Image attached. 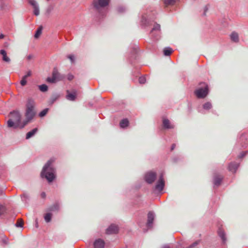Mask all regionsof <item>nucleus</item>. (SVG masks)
<instances>
[{"instance_id": "f257e3e1", "label": "nucleus", "mask_w": 248, "mask_h": 248, "mask_svg": "<svg viewBox=\"0 0 248 248\" xmlns=\"http://www.w3.org/2000/svg\"><path fill=\"white\" fill-rule=\"evenodd\" d=\"M53 158L49 159L44 166L41 172V176L45 178L48 182H52L55 178V170L52 164L54 162Z\"/></svg>"}, {"instance_id": "f03ea898", "label": "nucleus", "mask_w": 248, "mask_h": 248, "mask_svg": "<svg viewBox=\"0 0 248 248\" xmlns=\"http://www.w3.org/2000/svg\"><path fill=\"white\" fill-rule=\"evenodd\" d=\"M35 105V103L33 99L31 98L28 99L26 104V109L25 114L26 120L23 122V124L21 125V127H24L34 118L36 114L34 111Z\"/></svg>"}, {"instance_id": "7ed1b4c3", "label": "nucleus", "mask_w": 248, "mask_h": 248, "mask_svg": "<svg viewBox=\"0 0 248 248\" xmlns=\"http://www.w3.org/2000/svg\"><path fill=\"white\" fill-rule=\"evenodd\" d=\"M10 119L7 122V125L9 127H13L14 128H20L23 124V122H21V115L18 111L15 110L11 112L9 114Z\"/></svg>"}, {"instance_id": "20e7f679", "label": "nucleus", "mask_w": 248, "mask_h": 248, "mask_svg": "<svg viewBox=\"0 0 248 248\" xmlns=\"http://www.w3.org/2000/svg\"><path fill=\"white\" fill-rule=\"evenodd\" d=\"M110 0H95L94 1V9L98 12L101 16H104L109 5Z\"/></svg>"}, {"instance_id": "39448f33", "label": "nucleus", "mask_w": 248, "mask_h": 248, "mask_svg": "<svg viewBox=\"0 0 248 248\" xmlns=\"http://www.w3.org/2000/svg\"><path fill=\"white\" fill-rule=\"evenodd\" d=\"M202 87L196 90L195 94L199 98H204L208 94L209 92L208 86L205 83H201Z\"/></svg>"}, {"instance_id": "423d86ee", "label": "nucleus", "mask_w": 248, "mask_h": 248, "mask_svg": "<svg viewBox=\"0 0 248 248\" xmlns=\"http://www.w3.org/2000/svg\"><path fill=\"white\" fill-rule=\"evenodd\" d=\"M156 178V174L153 172H149L145 175V180L149 184L153 183Z\"/></svg>"}, {"instance_id": "0eeeda50", "label": "nucleus", "mask_w": 248, "mask_h": 248, "mask_svg": "<svg viewBox=\"0 0 248 248\" xmlns=\"http://www.w3.org/2000/svg\"><path fill=\"white\" fill-rule=\"evenodd\" d=\"M118 227L115 224L110 225L106 230V233L108 234H116L118 232Z\"/></svg>"}, {"instance_id": "6e6552de", "label": "nucleus", "mask_w": 248, "mask_h": 248, "mask_svg": "<svg viewBox=\"0 0 248 248\" xmlns=\"http://www.w3.org/2000/svg\"><path fill=\"white\" fill-rule=\"evenodd\" d=\"M164 185L165 181L163 179V174H161L155 186V188L159 191H161L163 190Z\"/></svg>"}, {"instance_id": "1a4fd4ad", "label": "nucleus", "mask_w": 248, "mask_h": 248, "mask_svg": "<svg viewBox=\"0 0 248 248\" xmlns=\"http://www.w3.org/2000/svg\"><path fill=\"white\" fill-rule=\"evenodd\" d=\"M77 96V92L74 90L72 92H70L69 90L66 91V98L70 101H75L76 99Z\"/></svg>"}, {"instance_id": "9d476101", "label": "nucleus", "mask_w": 248, "mask_h": 248, "mask_svg": "<svg viewBox=\"0 0 248 248\" xmlns=\"http://www.w3.org/2000/svg\"><path fill=\"white\" fill-rule=\"evenodd\" d=\"M155 216L152 212H149L148 214V219L147 222V226L149 228L152 227V223L154 220Z\"/></svg>"}, {"instance_id": "9b49d317", "label": "nucleus", "mask_w": 248, "mask_h": 248, "mask_svg": "<svg viewBox=\"0 0 248 248\" xmlns=\"http://www.w3.org/2000/svg\"><path fill=\"white\" fill-rule=\"evenodd\" d=\"M105 242L101 239H98L94 242V248H104Z\"/></svg>"}, {"instance_id": "f8f14e48", "label": "nucleus", "mask_w": 248, "mask_h": 248, "mask_svg": "<svg viewBox=\"0 0 248 248\" xmlns=\"http://www.w3.org/2000/svg\"><path fill=\"white\" fill-rule=\"evenodd\" d=\"M239 166V164L236 162H232L229 164L228 166V169L229 171L234 173L236 172Z\"/></svg>"}, {"instance_id": "ddd939ff", "label": "nucleus", "mask_w": 248, "mask_h": 248, "mask_svg": "<svg viewBox=\"0 0 248 248\" xmlns=\"http://www.w3.org/2000/svg\"><path fill=\"white\" fill-rule=\"evenodd\" d=\"M60 210V205L59 203L56 202L47 209V212L59 211Z\"/></svg>"}, {"instance_id": "4468645a", "label": "nucleus", "mask_w": 248, "mask_h": 248, "mask_svg": "<svg viewBox=\"0 0 248 248\" xmlns=\"http://www.w3.org/2000/svg\"><path fill=\"white\" fill-rule=\"evenodd\" d=\"M230 38L232 41L235 43H238L239 41L238 34L235 31H233L231 33L230 35Z\"/></svg>"}, {"instance_id": "2eb2a0df", "label": "nucleus", "mask_w": 248, "mask_h": 248, "mask_svg": "<svg viewBox=\"0 0 248 248\" xmlns=\"http://www.w3.org/2000/svg\"><path fill=\"white\" fill-rule=\"evenodd\" d=\"M0 54L2 56V60L5 62H9L10 59L7 56V53L4 50H0Z\"/></svg>"}, {"instance_id": "dca6fc26", "label": "nucleus", "mask_w": 248, "mask_h": 248, "mask_svg": "<svg viewBox=\"0 0 248 248\" xmlns=\"http://www.w3.org/2000/svg\"><path fill=\"white\" fill-rule=\"evenodd\" d=\"M163 124L164 127L167 129H170L173 128V126L170 124V121L168 119H163Z\"/></svg>"}, {"instance_id": "f3484780", "label": "nucleus", "mask_w": 248, "mask_h": 248, "mask_svg": "<svg viewBox=\"0 0 248 248\" xmlns=\"http://www.w3.org/2000/svg\"><path fill=\"white\" fill-rule=\"evenodd\" d=\"M37 131H38V129L37 128H34L33 129H32V130H31V131L28 132L26 134V139H29L30 138L36 134V133L37 132Z\"/></svg>"}, {"instance_id": "a211bd4d", "label": "nucleus", "mask_w": 248, "mask_h": 248, "mask_svg": "<svg viewBox=\"0 0 248 248\" xmlns=\"http://www.w3.org/2000/svg\"><path fill=\"white\" fill-rule=\"evenodd\" d=\"M52 217V214L50 212H48L44 215V219L46 222H49Z\"/></svg>"}, {"instance_id": "6ab92c4d", "label": "nucleus", "mask_w": 248, "mask_h": 248, "mask_svg": "<svg viewBox=\"0 0 248 248\" xmlns=\"http://www.w3.org/2000/svg\"><path fill=\"white\" fill-rule=\"evenodd\" d=\"M129 121L127 119L122 120L120 123V127L122 128H125L128 125Z\"/></svg>"}, {"instance_id": "aec40b11", "label": "nucleus", "mask_w": 248, "mask_h": 248, "mask_svg": "<svg viewBox=\"0 0 248 248\" xmlns=\"http://www.w3.org/2000/svg\"><path fill=\"white\" fill-rule=\"evenodd\" d=\"M42 30H43V27L42 26H40L37 30L36 31L35 34H34V38L36 39H38L40 35H41L42 33Z\"/></svg>"}, {"instance_id": "412c9836", "label": "nucleus", "mask_w": 248, "mask_h": 248, "mask_svg": "<svg viewBox=\"0 0 248 248\" xmlns=\"http://www.w3.org/2000/svg\"><path fill=\"white\" fill-rule=\"evenodd\" d=\"M59 73L57 69H54L52 72V77L54 78L57 81L59 80Z\"/></svg>"}, {"instance_id": "4be33fe9", "label": "nucleus", "mask_w": 248, "mask_h": 248, "mask_svg": "<svg viewBox=\"0 0 248 248\" xmlns=\"http://www.w3.org/2000/svg\"><path fill=\"white\" fill-rule=\"evenodd\" d=\"M163 52L164 55L169 56L172 52V49L170 47L165 48Z\"/></svg>"}, {"instance_id": "5701e85b", "label": "nucleus", "mask_w": 248, "mask_h": 248, "mask_svg": "<svg viewBox=\"0 0 248 248\" xmlns=\"http://www.w3.org/2000/svg\"><path fill=\"white\" fill-rule=\"evenodd\" d=\"M24 224V221L21 218L17 219V222L16 224V226L17 227H22Z\"/></svg>"}, {"instance_id": "b1692460", "label": "nucleus", "mask_w": 248, "mask_h": 248, "mask_svg": "<svg viewBox=\"0 0 248 248\" xmlns=\"http://www.w3.org/2000/svg\"><path fill=\"white\" fill-rule=\"evenodd\" d=\"M39 90L42 92H45L47 91L48 87L46 84H42L39 86Z\"/></svg>"}, {"instance_id": "393cba45", "label": "nucleus", "mask_w": 248, "mask_h": 248, "mask_svg": "<svg viewBox=\"0 0 248 248\" xmlns=\"http://www.w3.org/2000/svg\"><path fill=\"white\" fill-rule=\"evenodd\" d=\"M212 106L211 103L206 102L203 105V108L205 109H210L212 108Z\"/></svg>"}, {"instance_id": "a878e982", "label": "nucleus", "mask_w": 248, "mask_h": 248, "mask_svg": "<svg viewBox=\"0 0 248 248\" xmlns=\"http://www.w3.org/2000/svg\"><path fill=\"white\" fill-rule=\"evenodd\" d=\"M27 1L33 8L38 6L37 2L35 0H27Z\"/></svg>"}, {"instance_id": "bb28decb", "label": "nucleus", "mask_w": 248, "mask_h": 248, "mask_svg": "<svg viewBox=\"0 0 248 248\" xmlns=\"http://www.w3.org/2000/svg\"><path fill=\"white\" fill-rule=\"evenodd\" d=\"M222 180V178L220 177H217L215 178L214 180V184L216 186H219L220 184V183Z\"/></svg>"}, {"instance_id": "cd10ccee", "label": "nucleus", "mask_w": 248, "mask_h": 248, "mask_svg": "<svg viewBox=\"0 0 248 248\" xmlns=\"http://www.w3.org/2000/svg\"><path fill=\"white\" fill-rule=\"evenodd\" d=\"M178 0H165L166 5H174Z\"/></svg>"}, {"instance_id": "c85d7f7f", "label": "nucleus", "mask_w": 248, "mask_h": 248, "mask_svg": "<svg viewBox=\"0 0 248 248\" xmlns=\"http://www.w3.org/2000/svg\"><path fill=\"white\" fill-rule=\"evenodd\" d=\"M48 110V108H45V109H43L42 111H41L39 113V116L40 117H43L45 116L46 114V113H47Z\"/></svg>"}, {"instance_id": "c756f323", "label": "nucleus", "mask_w": 248, "mask_h": 248, "mask_svg": "<svg viewBox=\"0 0 248 248\" xmlns=\"http://www.w3.org/2000/svg\"><path fill=\"white\" fill-rule=\"evenodd\" d=\"M218 234H219L220 237L222 239V241H223V242L225 243V242L226 241V238H225V235L224 232L221 231H220L218 232Z\"/></svg>"}, {"instance_id": "7c9ffc66", "label": "nucleus", "mask_w": 248, "mask_h": 248, "mask_svg": "<svg viewBox=\"0 0 248 248\" xmlns=\"http://www.w3.org/2000/svg\"><path fill=\"white\" fill-rule=\"evenodd\" d=\"M46 81L49 83H53L56 82L57 81L52 77H48L46 78Z\"/></svg>"}, {"instance_id": "2f4dec72", "label": "nucleus", "mask_w": 248, "mask_h": 248, "mask_svg": "<svg viewBox=\"0 0 248 248\" xmlns=\"http://www.w3.org/2000/svg\"><path fill=\"white\" fill-rule=\"evenodd\" d=\"M33 14L36 16H37L39 15L40 11H39V9L38 6H37L33 8Z\"/></svg>"}, {"instance_id": "473e14b6", "label": "nucleus", "mask_w": 248, "mask_h": 248, "mask_svg": "<svg viewBox=\"0 0 248 248\" xmlns=\"http://www.w3.org/2000/svg\"><path fill=\"white\" fill-rule=\"evenodd\" d=\"M160 30V26L159 24L155 25L153 29H152L151 32H153L155 31H159Z\"/></svg>"}, {"instance_id": "72a5a7b5", "label": "nucleus", "mask_w": 248, "mask_h": 248, "mask_svg": "<svg viewBox=\"0 0 248 248\" xmlns=\"http://www.w3.org/2000/svg\"><path fill=\"white\" fill-rule=\"evenodd\" d=\"M67 58H68L71 62L72 63H74L75 61V58L73 55H69L67 56Z\"/></svg>"}, {"instance_id": "f704fd0d", "label": "nucleus", "mask_w": 248, "mask_h": 248, "mask_svg": "<svg viewBox=\"0 0 248 248\" xmlns=\"http://www.w3.org/2000/svg\"><path fill=\"white\" fill-rule=\"evenodd\" d=\"M5 212V207L1 205H0V216L4 214Z\"/></svg>"}, {"instance_id": "c9c22d12", "label": "nucleus", "mask_w": 248, "mask_h": 248, "mask_svg": "<svg viewBox=\"0 0 248 248\" xmlns=\"http://www.w3.org/2000/svg\"><path fill=\"white\" fill-rule=\"evenodd\" d=\"M26 78H25V77L24 76L23 78H22V79H21V81H20V84L22 86H25L26 84H27V80H26Z\"/></svg>"}, {"instance_id": "e433bc0d", "label": "nucleus", "mask_w": 248, "mask_h": 248, "mask_svg": "<svg viewBox=\"0 0 248 248\" xmlns=\"http://www.w3.org/2000/svg\"><path fill=\"white\" fill-rule=\"evenodd\" d=\"M139 82L141 84H144L146 82V78L144 77H141L139 79Z\"/></svg>"}, {"instance_id": "4c0bfd02", "label": "nucleus", "mask_w": 248, "mask_h": 248, "mask_svg": "<svg viewBox=\"0 0 248 248\" xmlns=\"http://www.w3.org/2000/svg\"><path fill=\"white\" fill-rule=\"evenodd\" d=\"M53 8L52 6H49L47 9L46 10V13L47 15H49L50 13L51 12V11L52 10Z\"/></svg>"}, {"instance_id": "58836bf2", "label": "nucleus", "mask_w": 248, "mask_h": 248, "mask_svg": "<svg viewBox=\"0 0 248 248\" xmlns=\"http://www.w3.org/2000/svg\"><path fill=\"white\" fill-rule=\"evenodd\" d=\"M67 78L68 80L71 81L74 78V76L71 74H68L67 76Z\"/></svg>"}, {"instance_id": "ea45409f", "label": "nucleus", "mask_w": 248, "mask_h": 248, "mask_svg": "<svg viewBox=\"0 0 248 248\" xmlns=\"http://www.w3.org/2000/svg\"><path fill=\"white\" fill-rule=\"evenodd\" d=\"M246 154H247V152H242L240 154L238 157L239 158H243V157H244L246 155Z\"/></svg>"}, {"instance_id": "a19ab883", "label": "nucleus", "mask_w": 248, "mask_h": 248, "mask_svg": "<svg viewBox=\"0 0 248 248\" xmlns=\"http://www.w3.org/2000/svg\"><path fill=\"white\" fill-rule=\"evenodd\" d=\"M28 198V196L27 195L25 194H23L22 196V200L23 201H25L26 199H27Z\"/></svg>"}, {"instance_id": "79ce46f5", "label": "nucleus", "mask_w": 248, "mask_h": 248, "mask_svg": "<svg viewBox=\"0 0 248 248\" xmlns=\"http://www.w3.org/2000/svg\"><path fill=\"white\" fill-rule=\"evenodd\" d=\"M198 244V242H195L194 243H193L190 247L189 248H192L193 247H194L195 246H196Z\"/></svg>"}, {"instance_id": "37998d69", "label": "nucleus", "mask_w": 248, "mask_h": 248, "mask_svg": "<svg viewBox=\"0 0 248 248\" xmlns=\"http://www.w3.org/2000/svg\"><path fill=\"white\" fill-rule=\"evenodd\" d=\"M31 71H29L27 73V74L24 76L25 78H27L28 77H30L31 76Z\"/></svg>"}, {"instance_id": "c03bdc74", "label": "nucleus", "mask_w": 248, "mask_h": 248, "mask_svg": "<svg viewBox=\"0 0 248 248\" xmlns=\"http://www.w3.org/2000/svg\"><path fill=\"white\" fill-rule=\"evenodd\" d=\"M41 196L42 198L44 199L46 198V193L45 192H42L41 194Z\"/></svg>"}, {"instance_id": "a18cd8bd", "label": "nucleus", "mask_w": 248, "mask_h": 248, "mask_svg": "<svg viewBox=\"0 0 248 248\" xmlns=\"http://www.w3.org/2000/svg\"><path fill=\"white\" fill-rule=\"evenodd\" d=\"M33 57V56L32 55H29L27 56V59L28 60H30Z\"/></svg>"}, {"instance_id": "49530a36", "label": "nucleus", "mask_w": 248, "mask_h": 248, "mask_svg": "<svg viewBox=\"0 0 248 248\" xmlns=\"http://www.w3.org/2000/svg\"><path fill=\"white\" fill-rule=\"evenodd\" d=\"M175 146H176L175 144H173L172 145L171 147V151H172V150H174V148H175Z\"/></svg>"}, {"instance_id": "de8ad7c7", "label": "nucleus", "mask_w": 248, "mask_h": 248, "mask_svg": "<svg viewBox=\"0 0 248 248\" xmlns=\"http://www.w3.org/2000/svg\"><path fill=\"white\" fill-rule=\"evenodd\" d=\"M4 35H3V34H1L0 35V39H3V38H4Z\"/></svg>"}, {"instance_id": "09e8293b", "label": "nucleus", "mask_w": 248, "mask_h": 248, "mask_svg": "<svg viewBox=\"0 0 248 248\" xmlns=\"http://www.w3.org/2000/svg\"><path fill=\"white\" fill-rule=\"evenodd\" d=\"M162 248H169V247L168 246H164Z\"/></svg>"}, {"instance_id": "8fccbe9b", "label": "nucleus", "mask_w": 248, "mask_h": 248, "mask_svg": "<svg viewBox=\"0 0 248 248\" xmlns=\"http://www.w3.org/2000/svg\"><path fill=\"white\" fill-rule=\"evenodd\" d=\"M47 1H49V0H46Z\"/></svg>"}]
</instances>
